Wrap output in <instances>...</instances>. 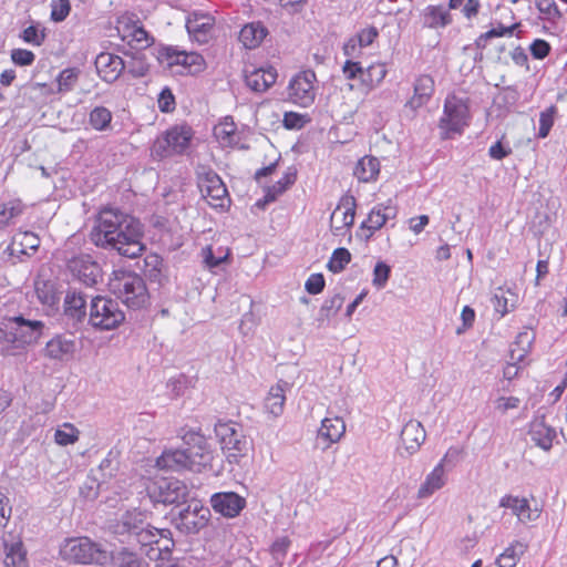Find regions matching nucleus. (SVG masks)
<instances>
[{"mask_svg": "<svg viewBox=\"0 0 567 567\" xmlns=\"http://www.w3.org/2000/svg\"><path fill=\"white\" fill-rule=\"evenodd\" d=\"M90 236L97 247L114 249L127 258H137L144 250L141 223L115 208L100 212Z\"/></svg>", "mask_w": 567, "mask_h": 567, "instance_id": "obj_1", "label": "nucleus"}, {"mask_svg": "<svg viewBox=\"0 0 567 567\" xmlns=\"http://www.w3.org/2000/svg\"><path fill=\"white\" fill-rule=\"evenodd\" d=\"M187 447L167 450L156 460L161 470L202 472L210 465L214 452L203 435L190 434L186 441Z\"/></svg>", "mask_w": 567, "mask_h": 567, "instance_id": "obj_2", "label": "nucleus"}, {"mask_svg": "<svg viewBox=\"0 0 567 567\" xmlns=\"http://www.w3.org/2000/svg\"><path fill=\"white\" fill-rule=\"evenodd\" d=\"M44 331L40 320L25 319L22 316L6 318L0 322V353L17 355L27 347L37 343Z\"/></svg>", "mask_w": 567, "mask_h": 567, "instance_id": "obj_3", "label": "nucleus"}, {"mask_svg": "<svg viewBox=\"0 0 567 567\" xmlns=\"http://www.w3.org/2000/svg\"><path fill=\"white\" fill-rule=\"evenodd\" d=\"M220 450L230 465H240L252 451V443L241 425L233 421H218L214 427Z\"/></svg>", "mask_w": 567, "mask_h": 567, "instance_id": "obj_4", "label": "nucleus"}, {"mask_svg": "<svg viewBox=\"0 0 567 567\" xmlns=\"http://www.w3.org/2000/svg\"><path fill=\"white\" fill-rule=\"evenodd\" d=\"M109 288L128 308H141L148 299L144 280L131 271H113L109 280Z\"/></svg>", "mask_w": 567, "mask_h": 567, "instance_id": "obj_5", "label": "nucleus"}, {"mask_svg": "<svg viewBox=\"0 0 567 567\" xmlns=\"http://www.w3.org/2000/svg\"><path fill=\"white\" fill-rule=\"evenodd\" d=\"M471 113L468 99L457 94H449L444 101L443 114L439 128L443 138L460 135L470 125Z\"/></svg>", "mask_w": 567, "mask_h": 567, "instance_id": "obj_6", "label": "nucleus"}, {"mask_svg": "<svg viewBox=\"0 0 567 567\" xmlns=\"http://www.w3.org/2000/svg\"><path fill=\"white\" fill-rule=\"evenodd\" d=\"M63 559L78 564L104 566L112 560L111 553L87 537L66 539L60 548Z\"/></svg>", "mask_w": 567, "mask_h": 567, "instance_id": "obj_7", "label": "nucleus"}, {"mask_svg": "<svg viewBox=\"0 0 567 567\" xmlns=\"http://www.w3.org/2000/svg\"><path fill=\"white\" fill-rule=\"evenodd\" d=\"M157 60L164 69L181 75L199 73L205 66V61L200 54L173 47L158 50Z\"/></svg>", "mask_w": 567, "mask_h": 567, "instance_id": "obj_8", "label": "nucleus"}, {"mask_svg": "<svg viewBox=\"0 0 567 567\" xmlns=\"http://www.w3.org/2000/svg\"><path fill=\"white\" fill-rule=\"evenodd\" d=\"M192 128L186 125H176L157 136L151 147V155L155 159H163L173 155L183 154L192 140Z\"/></svg>", "mask_w": 567, "mask_h": 567, "instance_id": "obj_9", "label": "nucleus"}, {"mask_svg": "<svg viewBox=\"0 0 567 567\" xmlns=\"http://www.w3.org/2000/svg\"><path fill=\"white\" fill-rule=\"evenodd\" d=\"M342 73L347 80L358 79L361 91L369 94L383 82L388 70L382 62L371 63L364 69L360 62L347 60L342 66Z\"/></svg>", "mask_w": 567, "mask_h": 567, "instance_id": "obj_10", "label": "nucleus"}, {"mask_svg": "<svg viewBox=\"0 0 567 567\" xmlns=\"http://www.w3.org/2000/svg\"><path fill=\"white\" fill-rule=\"evenodd\" d=\"M125 319L118 303L110 298L97 296L92 299L89 322L95 329L112 330Z\"/></svg>", "mask_w": 567, "mask_h": 567, "instance_id": "obj_11", "label": "nucleus"}, {"mask_svg": "<svg viewBox=\"0 0 567 567\" xmlns=\"http://www.w3.org/2000/svg\"><path fill=\"white\" fill-rule=\"evenodd\" d=\"M461 451L457 447H450L434 468L426 474L424 481L417 489L419 499H427L434 493L442 489L447 483L446 466L453 465L454 461L460 456Z\"/></svg>", "mask_w": 567, "mask_h": 567, "instance_id": "obj_12", "label": "nucleus"}, {"mask_svg": "<svg viewBox=\"0 0 567 567\" xmlns=\"http://www.w3.org/2000/svg\"><path fill=\"white\" fill-rule=\"evenodd\" d=\"M147 494L153 503L176 504L185 501L187 486L179 480L156 477L146 485Z\"/></svg>", "mask_w": 567, "mask_h": 567, "instance_id": "obj_13", "label": "nucleus"}, {"mask_svg": "<svg viewBox=\"0 0 567 567\" xmlns=\"http://www.w3.org/2000/svg\"><path fill=\"white\" fill-rule=\"evenodd\" d=\"M317 91V75L311 70L300 71L293 75L287 87L289 100L302 107H309L315 103Z\"/></svg>", "mask_w": 567, "mask_h": 567, "instance_id": "obj_14", "label": "nucleus"}, {"mask_svg": "<svg viewBox=\"0 0 567 567\" xmlns=\"http://www.w3.org/2000/svg\"><path fill=\"white\" fill-rule=\"evenodd\" d=\"M209 518V508L199 501H192L173 518V524L184 534H196L208 524Z\"/></svg>", "mask_w": 567, "mask_h": 567, "instance_id": "obj_15", "label": "nucleus"}, {"mask_svg": "<svg viewBox=\"0 0 567 567\" xmlns=\"http://www.w3.org/2000/svg\"><path fill=\"white\" fill-rule=\"evenodd\" d=\"M118 37L128 45L143 49L152 44L153 39L133 14H123L116 21Z\"/></svg>", "mask_w": 567, "mask_h": 567, "instance_id": "obj_16", "label": "nucleus"}, {"mask_svg": "<svg viewBox=\"0 0 567 567\" xmlns=\"http://www.w3.org/2000/svg\"><path fill=\"white\" fill-rule=\"evenodd\" d=\"M198 187L203 198L215 208H225L229 204L226 186L221 178L214 172L199 175Z\"/></svg>", "mask_w": 567, "mask_h": 567, "instance_id": "obj_17", "label": "nucleus"}, {"mask_svg": "<svg viewBox=\"0 0 567 567\" xmlns=\"http://www.w3.org/2000/svg\"><path fill=\"white\" fill-rule=\"evenodd\" d=\"M68 269L85 286H94L102 278L101 267L90 255L80 254L68 260Z\"/></svg>", "mask_w": 567, "mask_h": 567, "instance_id": "obj_18", "label": "nucleus"}, {"mask_svg": "<svg viewBox=\"0 0 567 567\" xmlns=\"http://www.w3.org/2000/svg\"><path fill=\"white\" fill-rule=\"evenodd\" d=\"M135 536L142 547L151 546V550L146 551L147 555H151V551H157L158 554L169 551L171 547L174 545L169 537L171 532L166 528H155L146 525L136 532Z\"/></svg>", "mask_w": 567, "mask_h": 567, "instance_id": "obj_19", "label": "nucleus"}, {"mask_svg": "<svg viewBox=\"0 0 567 567\" xmlns=\"http://www.w3.org/2000/svg\"><path fill=\"white\" fill-rule=\"evenodd\" d=\"M215 18L208 13L194 11L186 20L190 39L198 44L207 43L214 35Z\"/></svg>", "mask_w": 567, "mask_h": 567, "instance_id": "obj_20", "label": "nucleus"}, {"mask_svg": "<svg viewBox=\"0 0 567 567\" xmlns=\"http://www.w3.org/2000/svg\"><path fill=\"white\" fill-rule=\"evenodd\" d=\"M75 350L76 342L73 337L56 334L47 342L43 354L50 360L66 362L73 358Z\"/></svg>", "mask_w": 567, "mask_h": 567, "instance_id": "obj_21", "label": "nucleus"}, {"mask_svg": "<svg viewBox=\"0 0 567 567\" xmlns=\"http://www.w3.org/2000/svg\"><path fill=\"white\" fill-rule=\"evenodd\" d=\"M499 506L511 509L513 515L524 524L534 522L540 516V508L532 507L529 501L525 497L505 495L501 498Z\"/></svg>", "mask_w": 567, "mask_h": 567, "instance_id": "obj_22", "label": "nucleus"}, {"mask_svg": "<svg viewBox=\"0 0 567 567\" xmlns=\"http://www.w3.org/2000/svg\"><path fill=\"white\" fill-rule=\"evenodd\" d=\"M95 66L101 79L112 83L125 71L126 62L116 54L102 52L96 56Z\"/></svg>", "mask_w": 567, "mask_h": 567, "instance_id": "obj_23", "label": "nucleus"}, {"mask_svg": "<svg viewBox=\"0 0 567 567\" xmlns=\"http://www.w3.org/2000/svg\"><path fill=\"white\" fill-rule=\"evenodd\" d=\"M210 504L215 512L225 517L234 518L245 507L246 501L234 492H224L214 494Z\"/></svg>", "mask_w": 567, "mask_h": 567, "instance_id": "obj_24", "label": "nucleus"}, {"mask_svg": "<svg viewBox=\"0 0 567 567\" xmlns=\"http://www.w3.org/2000/svg\"><path fill=\"white\" fill-rule=\"evenodd\" d=\"M355 199L351 196L343 197L331 215V228L336 235H341L343 229L350 228L354 223Z\"/></svg>", "mask_w": 567, "mask_h": 567, "instance_id": "obj_25", "label": "nucleus"}, {"mask_svg": "<svg viewBox=\"0 0 567 567\" xmlns=\"http://www.w3.org/2000/svg\"><path fill=\"white\" fill-rule=\"evenodd\" d=\"M290 390V384L280 380L272 385L264 399V411L270 417L277 419L285 411L286 393Z\"/></svg>", "mask_w": 567, "mask_h": 567, "instance_id": "obj_26", "label": "nucleus"}, {"mask_svg": "<svg viewBox=\"0 0 567 567\" xmlns=\"http://www.w3.org/2000/svg\"><path fill=\"white\" fill-rule=\"evenodd\" d=\"M528 435L530 441L539 449L545 452H548L553 447V442L557 436V432L555 427L548 425L545 422L544 416L535 417L530 424L528 430Z\"/></svg>", "mask_w": 567, "mask_h": 567, "instance_id": "obj_27", "label": "nucleus"}, {"mask_svg": "<svg viewBox=\"0 0 567 567\" xmlns=\"http://www.w3.org/2000/svg\"><path fill=\"white\" fill-rule=\"evenodd\" d=\"M346 433V423L342 417L327 416L321 421L318 430V441L323 443L322 449L327 450L339 442Z\"/></svg>", "mask_w": 567, "mask_h": 567, "instance_id": "obj_28", "label": "nucleus"}, {"mask_svg": "<svg viewBox=\"0 0 567 567\" xmlns=\"http://www.w3.org/2000/svg\"><path fill=\"white\" fill-rule=\"evenodd\" d=\"M3 566L28 567L27 551L19 537L11 534L3 537Z\"/></svg>", "mask_w": 567, "mask_h": 567, "instance_id": "obj_29", "label": "nucleus"}, {"mask_svg": "<svg viewBox=\"0 0 567 567\" xmlns=\"http://www.w3.org/2000/svg\"><path fill=\"white\" fill-rule=\"evenodd\" d=\"M277 80V71L272 66L258 68L245 71V83L254 92H265Z\"/></svg>", "mask_w": 567, "mask_h": 567, "instance_id": "obj_30", "label": "nucleus"}, {"mask_svg": "<svg viewBox=\"0 0 567 567\" xmlns=\"http://www.w3.org/2000/svg\"><path fill=\"white\" fill-rule=\"evenodd\" d=\"M214 136L223 147H244L241 143V133L238 132L236 124L230 116L224 117L214 127Z\"/></svg>", "mask_w": 567, "mask_h": 567, "instance_id": "obj_31", "label": "nucleus"}, {"mask_svg": "<svg viewBox=\"0 0 567 567\" xmlns=\"http://www.w3.org/2000/svg\"><path fill=\"white\" fill-rule=\"evenodd\" d=\"M379 31L375 27H368L359 31L355 35L348 39L343 44V53L348 58H358L363 48L369 47L378 38Z\"/></svg>", "mask_w": 567, "mask_h": 567, "instance_id": "obj_32", "label": "nucleus"}, {"mask_svg": "<svg viewBox=\"0 0 567 567\" xmlns=\"http://www.w3.org/2000/svg\"><path fill=\"white\" fill-rule=\"evenodd\" d=\"M396 217V208L391 202L386 204H378L369 213L367 219L362 223V227L371 231L381 229L386 221Z\"/></svg>", "mask_w": 567, "mask_h": 567, "instance_id": "obj_33", "label": "nucleus"}, {"mask_svg": "<svg viewBox=\"0 0 567 567\" xmlns=\"http://www.w3.org/2000/svg\"><path fill=\"white\" fill-rule=\"evenodd\" d=\"M426 437L423 425L415 420L409 421L401 431V441L409 454H414Z\"/></svg>", "mask_w": 567, "mask_h": 567, "instance_id": "obj_34", "label": "nucleus"}, {"mask_svg": "<svg viewBox=\"0 0 567 567\" xmlns=\"http://www.w3.org/2000/svg\"><path fill=\"white\" fill-rule=\"evenodd\" d=\"M434 93V80L430 75H421L414 84V94L408 101L406 106L417 110L430 101Z\"/></svg>", "mask_w": 567, "mask_h": 567, "instance_id": "obj_35", "label": "nucleus"}, {"mask_svg": "<svg viewBox=\"0 0 567 567\" xmlns=\"http://www.w3.org/2000/svg\"><path fill=\"white\" fill-rule=\"evenodd\" d=\"M268 35L267 28L259 21L245 24L239 32V41L246 49L258 48Z\"/></svg>", "mask_w": 567, "mask_h": 567, "instance_id": "obj_36", "label": "nucleus"}, {"mask_svg": "<svg viewBox=\"0 0 567 567\" xmlns=\"http://www.w3.org/2000/svg\"><path fill=\"white\" fill-rule=\"evenodd\" d=\"M492 302L494 310L501 317H504L516 308L518 303V295L512 288L498 287L494 291Z\"/></svg>", "mask_w": 567, "mask_h": 567, "instance_id": "obj_37", "label": "nucleus"}, {"mask_svg": "<svg viewBox=\"0 0 567 567\" xmlns=\"http://www.w3.org/2000/svg\"><path fill=\"white\" fill-rule=\"evenodd\" d=\"M528 545L522 540L512 542L504 551L496 558L498 567H516Z\"/></svg>", "mask_w": 567, "mask_h": 567, "instance_id": "obj_38", "label": "nucleus"}, {"mask_svg": "<svg viewBox=\"0 0 567 567\" xmlns=\"http://www.w3.org/2000/svg\"><path fill=\"white\" fill-rule=\"evenodd\" d=\"M380 173V163L377 157L363 156L354 167V176L363 183H370L377 179Z\"/></svg>", "mask_w": 567, "mask_h": 567, "instance_id": "obj_39", "label": "nucleus"}, {"mask_svg": "<svg viewBox=\"0 0 567 567\" xmlns=\"http://www.w3.org/2000/svg\"><path fill=\"white\" fill-rule=\"evenodd\" d=\"M452 23L450 10L443 6H427L424 9V24L431 29L445 28Z\"/></svg>", "mask_w": 567, "mask_h": 567, "instance_id": "obj_40", "label": "nucleus"}, {"mask_svg": "<svg viewBox=\"0 0 567 567\" xmlns=\"http://www.w3.org/2000/svg\"><path fill=\"white\" fill-rule=\"evenodd\" d=\"M297 177V172L295 168L289 167L287 172H285L284 176L276 182L274 185L269 186L266 189L265 199L266 202H274L284 192H286L291 185L295 184Z\"/></svg>", "mask_w": 567, "mask_h": 567, "instance_id": "obj_41", "label": "nucleus"}, {"mask_svg": "<svg viewBox=\"0 0 567 567\" xmlns=\"http://www.w3.org/2000/svg\"><path fill=\"white\" fill-rule=\"evenodd\" d=\"M85 299L76 291H69L64 298L65 313L76 320H81L85 316Z\"/></svg>", "mask_w": 567, "mask_h": 567, "instance_id": "obj_42", "label": "nucleus"}, {"mask_svg": "<svg viewBox=\"0 0 567 567\" xmlns=\"http://www.w3.org/2000/svg\"><path fill=\"white\" fill-rule=\"evenodd\" d=\"M79 429L69 422L59 425L54 431V442L60 446L72 445L79 441Z\"/></svg>", "mask_w": 567, "mask_h": 567, "instance_id": "obj_43", "label": "nucleus"}, {"mask_svg": "<svg viewBox=\"0 0 567 567\" xmlns=\"http://www.w3.org/2000/svg\"><path fill=\"white\" fill-rule=\"evenodd\" d=\"M112 117V113L109 109L104 106H95L89 113V124L93 130L103 132L110 127Z\"/></svg>", "mask_w": 567, "mask_h": 567, "instance_id": "obj_44", "label": "nucleus"}, {"mask_svg": "<svg viewBox=\"0 0 567 567\" xmlns=\"http://www.w3.org/2000/svg\"><path fill=\"white\" fill-rule=\"evenodd\" d=\"M35 293L40 302L49 307L56 305L60 299L54 284L50 281H35Z\"/></svg>", "mask_w": 567, "mask_h": 567, "instance_id": "obj_45", "label": "nucleus"}, {"mask_svg": "<svg viewBox=\"0 0 567 567\" xmlns=\"http://www.w3.org/2000/svg\"><path fill=\"white\" fill-rule=\"evenodd\" d=\"M22 203L19 199H10L0 205V229L10 225L22 213Z\"/></svg>", "mask_w": 567, "mask_h": 567, "instance_id": "obj_46", "label": "nucleus"}, {"mask_svg": "<svg viewBox=\"0 0 567 567\" xmlns=\"http://www.w3.org/2000/svg\"><path fill=\"white\" fill-rule=\"evenodd\" d=\"M79 70L75 68H68L60 72L56 78L58 92L66 93L74 89L79 80Z\"/></svg>", "mask_w": 567, "mask_h": 567, "instance_id": "obj_47", "label": "nucleus"}, {"mask_svg": "<svg viewBox=\"0 0 567 567\" xmlns=\"http://www.w3.org/2000/svg\"><path fill=\"white\" fill-rule=\"evenodd\" d=\"M534 340V336L529 331H524L518 333L516 338V344L522 346L520 349H512L511 350V359L513 361H523L526 354L529 352L532 343Z\"/></svg>", "mask_w": 567, "mask_h": 567, "instance_id": "obj_48", "label": "nucleus"}, {"mask_svg": "<svg viewBox=\"0 0 567 567\" xmlns=\"http://www.w3.org/2000/svg\"><path fill=\"white\" fill-rule=\"evenodd\" d=\"M20 245L21 249L19 252L27 254V249L35 250L40 245L39 237L30 231L19 233L13 237L12 246Z\"/></svg>", "mask_w": 567, "mask_h": 567, "instance_id": "obj_49", "label": "nucleus"}, {"mask_svg": "<svg viewBox=\"0 0 567 567\" xmlns=\"http://www.w3.org/2000/svg\"><path fill=\"white\" fill-rule=\"evenodd\" d=\"M519 27L518 23H515L511 27H504L502 24L497 25L496 28H493L485 33H482L476 43L478 47H485V42L493 38H501V37H512L514 34V31Z\"/></svg>", "mask_w": 567, "mask_h": 567, "instance_id": "obj_50", "label": "nucleus"}, {"mask_svg": "<svg viewBox=\"0 0 567 567\" xmlns=\"http://www.w3.org/2000/svg\"><path fill=\"white\" fill-rule=\"evenodd\" d=\"M391 275V267L384 261H378L373 268L372 285L378 290L383 289Z\"/></svg>", "mask_w": 567, "mask_h": 567, "instance_id": "obj_51", "label": "nucleus"}, {"mask_svg": "<svg viewBox=\"0 0 567 567\" xmlns=\"http://www.w3.org/2000/svg\"><path fill=\"white\" fill-rule=\"evenodd\" d=\"M350 260L351 255L348 249L337 248L328 262V268L333 272H340L350 262Z\"/></svg>", "mask_w": 567, "mask_h": 567, "instance_id": "obj_52", "label": "nucleus"}, {"mask_svg": "<svg viewBox=\"0 0 567 567\" xmlns=\"http://www.w3.org/2000/svg\"><path fill=\"white\" fill-rule=\"evenodd\" d=\"M228 249L218 248L217 254L214 252L212 247H205L202 250V256L204 259L205 265L208 268H214L219 266L221 262H224L228 258Z\"/></svg>", "mask_w": 567, "mask_h": 567, "instance_id": "obj_53", "label": "nucleus"}, {"mask_svg": "<svg viewBox=\"0 0 567 567\" xmlns=\"http://www.w3.org/2000/svg\"><path fill=\"white\" fill-rule=\"evenodd\" d=\"M146 515L140 511L127 512L123 518L124 527L130 532L136 534L141 528H143L144 520Z\"/></svg>", "mask_w": 567, "mask_h": 567, "instance_id": "obj_54", "label": "nucleus"}, {"mask_svg": "<svg viewBox=\"0 0 567 567\" xmlns=\"http://www.w3.org/2000/svg\"><path fill=\"white\" fill-rule=\"evenodd\" d=\"M535 4L543 18L551 21L560 18V11L554 0H536Z\"/></svg>", "mask_w": 567, "mask_h": 567, "instance_id": "obj_55", "label": "nucleus"}, {"mask_svg": "<svg viewBox=\"0 0 567 567\" xmlns=\"http://www.w3.org/2000/svg\"><path fill=\"white\" fill-rule=\"evenodd\" d=\"M556 109L554 106L548 107L539 115V131L538 136L540 138H545L548 136L553 125H554V115Z\"/></svg>", "mask_w": 567, "mask_h": 567, "instance_id": "obj_56", "label": "nucleus"}, {"mask_svg": "<svg viewBox=\"0 0 567 567\" xmlns=\"http://www.w3.org/2000/svg\"><path fill=\"white\" fill-rule=\"evenodd\" d=\"M309 121L307 115L296 113V112H286L284 114V126L288 130H300L306 123Z\"/></svg>", "mask_w": 567, "mask_h": 567, "instance_id": "obj_57", "label": "nucleus"}, {"mask_svg": "<svg viewBox=\"0 0 567 567\" xmlns=\"http://www.w3.org/2000/svg\"><path fill=\"white\" fill-rule=\"evenodd\" d=\"M520 400L516 396H498L493 401L494 409L504 414L509 410L517 409Z\"/></svg>", "mask_w": 567, "mask_h": 567, "instance_id": "obj_58", "label": "nucleus"}, {"mask_svg": "<svg viewBox=\"0 0 567 567\" xmlns=\"http://www.w3.org/2000/svg\"><path fill=\"white\" fill-rule=\"evenodd\" d=\"M45 34L43 31H40L37 27L30 25L25 28L22 32V39L24 42L32 45H41L44 41Z\"/></svg>", "mask_w": 567, "mask_h": 567, "instance_id": "obj_59", "label": "nucleus"}, {"mask_svg": "<svg viewBox=\"0 0 567 567\" xmlns=\"http://www.w3.org/2000/svg\"><path fill=\"white\" fill-rule=\"evenodd\" d=\"M70 1L59 0L52 3L51 19L55 22L63 21L70 13Z\"/></svg>", "mask_w": 567, "mask_h": 567, "instance_id": "obj_60", "label": "nucleus"}, {"mask_svg": "<svg viewBox=\"0 0 567 567\" xmlns=\"http://www.w3.org/2000/svg\"><path fill=\"white\" fill-rule=\"evenodd\" d=\"M125 70L134 78H141L147 73L148 66L142 58H132L126 62Z\"/></svg>", "mask_w": 567, "mask_h": 567, "instance_id": "obj_61", "label": "nucleus"}, {"mask_svg": "<svg viewBox=\"0 0 567 567\" xmlns=\"http://www.w3.org/2000/svg\"><path fill=\"white\" fill-rule=\"evenodd\" d=\"M11 59L14 64L27 66L33 63L35 55L25 49H14L11 52Z\"/></svg>", "mask_w": 567, "mask_h": 567, "instance_id": "obj_62", "label": "nucleus"}, {"mask_svg": "<svg viewBox=\"0 0 567 567\" xmlns=\"http://www.w3.org/2000/svg\"><path fill=\"white\" fill-rule=\"evenodd\" d=\"M324 288V278L321 274H312L306 281V289L309 293L317 295Z\"/></svg>", "mask_w": 567, "mask_h": 567, "instance_id": "obj_63", "label": "nucleus"}, {"mask_svg": "<svg viewBox=\"0 0 567 567\" xmlns=\"http://www.w3.org/2000/svg\"><path fill=\"white\" fill-rule=\"evenodd\" d=\"M118 567H148V564L136 554L123 553Z\"/></svg>", "mask_w": 567, "mask_h": 567, "instance_id": "obj_64", "label": "nucleus"}]
</instances>
